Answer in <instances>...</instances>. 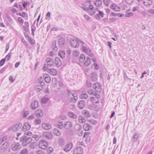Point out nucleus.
<instances>
[{
    "label": "nucleus",
    "instance_id": "nucleus-25",
    "mask_svg": "<svg viewBox=\"0 0 154 154\" xmlns=\"http://www.w3.org/2000/svg\"><path fill=\"white\" fill-rule=\"evenodd\" d=\"M55 64L57 67H59L61 65V61L58 57H57L55 58Z\"/></svg>",
    "mask_w": 154,
    "mask_h": 154
},
{
    "label": "nucleus",
    "instance_id": "nucleus-12",
    "mask_svg": "<svg viewBox=\"0 0 154 154\" xmlns=\"http://www.w3.org/2000/svg\"><path fill=\"white\" fill-rule=\"evenodd\" d=\"M72 124L71 122L67 121L65 122L63 125V127L66 129H69L72 126Z\"/></svg>",
    "mask_w": 154,
    "mask_h": 154
},
{
    "label": "nucleus",
    "instance_id": "nucleus-10",
    "mask_svg": "<svg viewBox=\"0 0 154 154\" xmlns=\"http://www.w3.org/2000/svg\"><path fill=\"white\" fill-rule=\"evenodd\" d=\"M73 144L72 143L69 142L67 144L63 149V150L66 152H68L71 149L72 147Z\"/></svg>",
    "mask_w": 154,
    "mask_h": 154
},
{
    "label": "nucleus",
    "instance_id": "nucleus-44",
    "mask_svg": "<svg viewBox=\"0 0 154 154\" xmlns=\"http://www.w3.org/2000/svg\"><path fill=\"white\" fill-rule=\"evenodd\" d=\"M88 121L91 123L93 125H95L97 123V121L93 119H91L88 120Z\"/></svg>",
    "mask_w": 154,
    "mask_h": 154
},
{
    "label": "nucleus",
    "instance_id": "nucleus-15",
    "mask_svg": "<svg viewBox=\"0 0 154 154\" xmlns=\"http://www.w3.org/2000/svg\"><path fill=\"white\" fill-rule=\"evenodd\" d=\"M46 62L47 63V65L50 66H52L54 63V62L53 59L49 57L46 58Z\"/></svg>",
    "mask_w": 154,
    "mask_h": 154
},
{
    "label": "nucleus",
    "instance_id": "nucleus-1",
    "mask_svg": "<svg viewBox=\"0 0 154 154\" xmlns=\"http://www.w3.org/2000/svg\"><path fill=\"white\" fill-rule=\"evenodd\" d=\"M20 140L22 142L23 146H26L32 141V139L30 137H27L25 136H23L20 138Z\"/></svg>",
    "mask_w": 154,
    "mask_h": 154
},
{
    "label": "nucleus",
    "instance_id": "nucleus-51",
    "mask_svg": "<svg viewBox=\"0 0 154 154\" xmlns=\"http://www.w3.org/2000/svg\"><path fill=\"white\" fill-rule=\"evenodd\" d=\"M63 122H60L58 125V127L60 129H61L63 128Z\"/></svg>",
    "mask_w": 154,
    "mask_h": 154
},
{
    "label": "nucleus",
    "instance_id": "nucleus-57",
    "mask_svg": "<svg viewBox=\"0 0 154 154\" xmlns=\"http://www.w3.org/2000/svg\"><path fill=\"white\" fill-rule=\"evenodd\" d=\"M103 2L105 5L108 6L109 5V2L108 0H103Z\"/></svg>",
    "mask_w": 154,
    "mask_h": 154
},
{
    "label": "nucleus",
    "instance_id": "nucleus-33",
    "mask_svg": "<svg viewBox=\"0 0 154 154\" xmlns=\"http://www.w3.org/2000/svg\"><path fill=\"white\" fill-rule=\"evenodd\" d=\"M51 48L55 51H57V50L58 48L56 46V42L55 41H54L52 45Z\"/></svg>",
    "mask_w": 154,
    "mask_h": 154
},
{
    "label": "nucleus",
    "instance_id": "nucleus-42",
    "mask_svg": "<svg viewBox=\"0 0 154 154\" xmlns=\"http://www.w3.org/2000/svg\"><path fill=\"white\" fill-rule=\"evenodd\" d=\"M23 112V117H26L29 114V112L28 111H24Z\"/></svg>",
    "mask_w": 154,
    "mask_h": 154
},
{
    "label": "nucleus",
    "instance_id": "nucleus-13",
    "mask_svg": "<svg viewBox=\"0 0 154 154\" xmlns=\"http://www.w3.org/2000/svg\"><path fill=\"white\" fill-rule=\"evenodd\" d=\"M30 125L29 123L28 122H26L24 124L22 128V130L23 131L28 130L30 128Z\"/></svg>",
    "mask_w": 154,
    "mask_h": 154
},
{
    "label": "nucleus",
    "instance_id": "nucleus-36",
    "mask_svg": "<svg viewBox=\"0 0 154 154\" xmlns=\"http://www.w3.org/2000/svg\"><path fill=\"white\" fill-rule=\"evenodd\" d=\"M85 56L83 54H81L79 57V60L80 62L83 63L85 60Z\"/></svg>",
    "mask_w": 154,
    "mask_h": 154
},
{
    "label": "nucleus",
    "instance_id": "nucleus-7",
    "mask_svg": "<svg viewBox=\"0 0 154 154\" xmlns=\"http://www.w3.org/2000/svg\"><path fill=\"white\" fill-rule=\"evenodd\" d=\"M21 123H18L14 125L11 128L9 129V130H12L14 131H17L22 126Z\"/></svg>",
    "mask_w": 154,
    "mask_h": 154
},
{
    "label": "nucleus",
    "instance_id": "nucleus-50",
    "mask_svg": "<svg viewBox=\"0 0 154 154\" xmlns=\"http://www.w3.org/2000/svg\"><path fill=\"white\" fill-rule=\"evenodd\" d=\"M28 152L26 149H24L21 151L20 154H28Z\"/></svg>",
    "mask_w": 154,
    "mask_h": 154
},
{
    "label": "nucleus",
    "instance_id": "nucleus-34",
    "mask_svg": "<svg viewBox=\"0 0 154 154\" xmlns=\"http://www.w3.org/2000/svg\"><path fill=\"white\" fill-rule=\"evenodd\" d=\"M79 121L80 123H83L85 122L86 120L82 116H79L78 117Z\"/></svg>",
    "mask_w": 154,
    "mask_h": 154
},
{
    "label": "nucleus",
    "instance_id": "nucleus-61",
    "mask_svg": "<svg viewBox=\"0 0 154 154\" xmlns=\"http://www.w3.org/2000/svg\"><path fill=\"white\" fill-rule=\"evenodd\" d=\"M36 154H44L43 152L40 150H38L36 152Z\"/></svg>",
    "mask_w": 154,
    "mask_h": 154
},
{
    "label": "nucleus",
    "instance_id": "nucleus-45",
    "mask_svg": "<svg viewBox=\"0 0 154 154\" xmlns=\"http://www.w3.org/2000/svg\"><path fill=\"white\" fill-rule=\"evenodd\" d=\"M43 88L42 87L39 86H37L36 87V89L38 92H39L43 90Z\"/></svg>",
    "mask_w": 154,
    "mask_h": 154
},
{
    "label": "nucleus",
    "instance_id": "nucleus-32",
    "mask_svg": "<svg viewBox=\"0 0 154 154\" xmlns=\"http://www.w3.org/2000/svg\"><path fill=\"white\" fill-rule=\"evenodd\" d=\"M138 136V134L136 132H135L133 134L132 138V141L134 142H136L137 141Z\"/></svg>",
    "mask_w": 154,
    "mask_h": 154
},
{
    "label": "nucleus",
    "instance_id": "nucleus-20",
    "mask_svg": "<svg viewBox=\"0 0 154 154\" xmlns=\"http://www.w3.org/2000/svg\"><path fill=\"white\" fill-rule=\"evenodd\" d=\"M68 98L72 102L74 103L76 102V100L78 99V97L77 96V95L76 94H75L73 95L72 96H71Z\"/></svg>",
    "mask_w": 154,
    "mask_h": 154
},
{
    "label": "nucleus",
    "instance_id": "nucleus-23",
    "mask_svg": "<svg viewBox=\"0 0 154 154\" xmlns=\"http://www.w3.org/2000/svg\"><path fill=\"white\" fill-rule=\"evenodd\" d=\"M79 97L81 99H86L88 98V95L85 91H83L80 95Z\"/></svg>",
    "mask_w": 154,
    "mask_h": 154
},
{
    "label": "nucleus",
    "instance_id": "nucleus-2",
    "mask_svg": "<svg viewBox=\"0 0 154 154\" xmlns=\"http://www.w3.org/2000/svg\"><path fill=\"white\" fill-rule=\"evenodd\" d=\"M9 145V142L8 141L2 143L0 148V152L4 153L6 152Z\"/></svg>",
    "mask_w": 154,
    "mask_h": 154
},
{
    "label": "nucleus",
    "instance_id": "nucleus-26",
    "mask_svg": "<svg viewBox=\"0 0 154 154\" xmlns=\"http://www.w3.org/2000/svg\"><path fill=\"white\" fill-rule=\"evenodd\" d=\"M143 4L146 6H149L152 3V0H143Z\"/></svg>",
    "mask_w": 154,
    "mask_h": 154
},
{
    "label": "nucleus",
    "instance_id": "nucleus-40",
    "mask_svg": "<svg viewBox=\"0 0 154 154\" xmlns=\"http://www.w3.org/2000/svg\"><path fill=\"white\" fill-rule=\"evenodd\" d=\"M88 94L90 95H94L96 93V92L94 91L93 90L91 89H89L88 91Z\"/></svg>",
    "mask_w": 154,
    "mask_h": 154
},
{
    "label": "nucleus",
    "instance_id": "nucleus-60",
    "mask_svg": "<svg viewBox=\"0 0 154 154\" xmlns=\"http://www.w3.org/2000/svg\"><path fill=\"white\" fill-rule=\"evenodd\" d=\"M82 51L84 52H86V51H87V50L88 49V48H87L86 47H85V46H83L82 47Z\"/></svg>",
    "mask_w": 154,
    "mask_h": 154
},
{
    "label": "nucleus",
    "instance_id": "nucleus-54",
    "mask_svg": "<svg viewBox=\"0 0 154 154\" xmlns=\"http://www.w3.org/2000/svg\"><path fill=\"white\" fill-rule=\"evenodd\" d=\"M18 22L23 24V23L24 21L23 19L21 17H18Z\"/></svg>",
    "mask_w": 154,
    "mask_h": 154
},
{
    "label": "nucleus",
    "instance_id": "nucleus-52",
    "mask_svg": "<svg viewBox=\"0 0 154 154\" xmlns=\"http://www.w3.org/2000/svg\"><path fill=\"white\" fill-rule=\"evenodd\" d=\"M32 137L33 138H35V140L36 141L38 140L40 138L39 136L36 135H33Z\"/></svg>",
    "mask_w": 154,
    "mask_h": 154
},
{
    "label": "nucleus",
    "instance_id": "nucleus-46",
    "mask_svg": "<svg viewBox=\"0 0 154 154\" xmlns=\"http://www.w3.org/2000/svg\"><path fill=\"white\" fill-rule=\"evenodd\" d=\"M36 146L35 143L32 142L29 145V147L32 149H34Z\"/></svg>",
    "mask_w": 154,
    "mask_h": 154
},
{
    "label": "nucleus",
    "instance_id": "nucleus-43",
    "mask_svg": "<svg viewBox=\"0 0 154 154\" xmlns=\"http://www.w3.org/2000/svg\"><path fill=\"white\" fill-rule=\"evenodd\" d=\"M41 120L40 119L36 118L35 120V123L36 125H38L40 123Z\"/></svg>",
    "mask_w": 154,
    "mask_h": 154
},
{
    "label": "nucleus",
    "instance_id": "nucleus-11",
    "mask_svg": "<svg viewBox=\"0 0 154 154\" xmlns=\"http://www.w3.org/2000/svg\"><path fill=\"white\" fill-rule=\"evenodd\" d=\"M39 106L38 102L37 101H34L31 103L30 108L31 109L34 110L37 108Z\"/></svg>",
    "mask_w": 154,
    "mask_h": 154
},
{
    "label": "nucleus",
    "instance_id": "nucleus-35",
    "mask_svg": "<svg viewBox=\"0 0 154 154\" xmlns=\"http://www.w3.org/2000/svg\"><path fill=\"white\" fill-rule=\"evenodd\" d=\"M104 14L103 12L100 11L98 14H97L95 15L96 18L97 19H100V17L102 18L103 17Z\"/></svg>",
    "mask_w": 154,
    "mask_h": 154
},
{
    "label": "nucleus",
    "instance_id": "nucleus-24",
    "mask_svg": "<svg viewBox=\"0 0 154 154\" xmlns=\"http://www.w3.org/2000/svg\"><path fill=\"white\" fill-rule=\"evenodd\" d=\"M68 116L71 118L74 119H76L77 115L71 111H69L68 113Z\"/></svg>",
    "mask_w": 154,
    "mask_h": 154
},
{
    "label": "nucleus",
    "instance_id": "nucleus-28",
    "mask_svg": "<svg viewBox=\"0 0 154 154\" xmlns=\"http://www.w3.org/2000/svg\"><path fill=\"white\" fill-rule=\"evenodd\" d=\"M82 113L84 116L86 118H88L90 116V114L88 111L86 110H83Z\"/></svg>",
    "mask_w": 154,
    "mask_h": 154
},
{
    "label": "nucleus",
    "instance_id": "nucleus-48",
    "mask_svg": "<svg viewBox=\"0 0 154 154\" xmlns=\"http://www.w3.org/2000/svg\"><path fill=\"white\" fill-rule=\"evenodd\" d=\"M5 60L6 59L5 58H4L0 61V67H1L4 65L5 61Z\"/></svg>",
    "mask_w": 154,
    "mask_h": 154
},
{
    "label": "nucleus",
    "instance_id": "nucleus-31",
    "mask_svg": "<svg viewBox=\"0 0 154 154\" xmlns=\"http://www.w3.org/2000/svg\"><path fill=\"white\" fill-rule=\"evenodd\" d=\"M44 77L45 79V80L46 82L49 83L51 81V78L49 75L47 74L44 75Z\"/></svg>",
    "mask_w": 154,
    "mask_h": 154
},
{
    "label": "nucleus",
    "instance_id": "nucleus-8",
    "mask_svg": "<svg viewBox=\"0 0 154 154\" xmlns=\"http://www.w3.org/2000/svg\"><path fill=\"white\" fill-rule=\"evenodd\" d=\"M70 43L71 46L73 48L78 47L79 45L78 39H71L70 40Z\"/></svg>",
    "mask_w": 154,
    "mask_h": 154
},
{
    "label": "nucleus",
    "instance_id": "nucleus-16",
    "mask_svg": "<svg viewBox=\"0 0 154 154\" xmlns=\"http://www.w3.org/2000/svg\"><path fill=\"white\" fill-rule=\"evenodd\" d=\"M90 77L92 81H95L97 79V74L96 72H93L91 74Z\"/></svg>",
    "mask_w": 154,
    "mask_h": 154
},
{
    "label": "nucleus",
    "instance_id": "nucleus-39",
    "mask_svg": "<svg viewBox=\"0 0 154 154\" xmlns=\"http://www.w3.org/2000/svg\"><path fill=\"white\" fill-rule=\"evenodd\" d=\"M133 15V14L131 12H130L129 11H127L125 13V16L126 17H132Z\"/></svg>",
    "mask_w": 154,
    "mask_h": 154
},
{
    "label": "nucleus",
    "instance_id": "nucleus-21",
    "mask_svg": "<svg viewBox=\"0 0 154 154\" xmlns=\"http://www.w3.org/2000/svg\"><path fill=\"white\" fill-rule=\"evenodd\" d=\"M42 127L45 130H50L51 128V125L49 123H43L42 125Z\"/></svg>",
    "mask_w": 154,
    "mask_h": 154
},
{
    "label": "nucleus",
    "instance_id": "nucleus-53",
    "mask_svg": "<svg viewBox=\"0 0 154 154\" xmlns=\"http://www.w3.org/2000/svg\"><path fill=\"white\" fill-rule=\"evenodd\" d=\"M68 133L70 135H72L74 134V132L73 130L69 129L68 131Z\"/></svg>",
    "mask_w": 154,
    "mask_h": 154
},
{
    "label": "nucleus",
    "instance_id": "nucleus-62",
    "mask_svg": "<svg viewBox=\"0 0 154 154\" xmlns=\"http://www.w3.org/2000/svg\"><path fill=\"white\" fill-rule=\"evenodd\" d=\"M126 2L128 4H131L133 2V0H125Z\"/></svg>",
    "mask_w": 154,
    "mask_h": 154
},
{
    "label": "nucleus",
    "instance_id": "nucleus-58",
    "mask_svg": "<svg viewBox=\"0 0 154 154\" xmlns=\"http://www.w3.org/2000/svg\"><path fill=\"white\" fill-rule=\"evenodd\" d=\"M2 141L4 142L7 140V137L5 136H0Z\"/></svg>",
    "mask_w": 154,
    "mask_h": 154
},
{
    "label": "nucleus",
    "instance_id": "nucleus-22",
    "mask_svg": "<svg viewBox=\"0 0 154 154\" xmlns=\"http://www.w3.org/2000/svg\"><path fill=\"white\" fill-rule=\"evenodd\" d=\"M48 73L53 75H56L57 73L56 70L52 68L48 69Z\"/></svg>",
    "mask_w": 154,
    "mask_h": 154
},
{
    "label": "nucleus",
    "instance_id": "nucleus-19",
    "mask_svg": "<svg viewBox=\"0 0 154 154\" xmlns=\"http://www.w3.org/2000/svg\"><path fill=\"white\" fill-rule=\"evenodd\" d=\"M83 128L85 131H88L92 129V126L89 124L85 123L83 126Z\"/></svg>",
    "mask_w": 154,
    "mask_h": 154
},
{
    "label": "nucleus",
    "instance_id": "nucleus-3",
    "mask_svg": "<svg viewBox=\"0 0 154 154\" xmlns=\"http://www.w3.org/2000/svg\"><path fill=\"white\" fill-rule=\"evenodd\" d=\"M48 146V143L44 139L42 140L39 142L38 145L39 147L43 149L47 148Z\"/></svg>",
    "mask_w": 154,
    "mask_h": 154
},
{
    "label": "nucleus",
    "instance_id": "nucleus-27",
    "mask_svg": "<svg viewBox=\"0 0 154 154\" xmlns=\"http://www.w3.org/2000/svg\"><path fill=\"white\" fill-rule=\"evenodd\" d=\"M58 55L62 59L64 58L66 56L65 53L64 51H60L58 52Z\"/></svg>",
    "mask_w": 154,
    "mask_h": 154
},
{
    "label": "nucleus",
    "instance_id": "nucleus-47",
    "mask_svg": "<svg viewBox=\"0 0 154 154\" xmlns=\"http://www.w3.org/2000/svg\"><path fill=\"white\" fill-rule=\"evenodd\" d=\"M12 53L10 52L6 56L5 59H6L8 61L10 59Z\"/></svg>",
    "mask_w": 154,
    "mask_h": 154
},
{
    "label": "nucleus",
    "instance_id": "nucleus-6",
    "mask_svg": "<svg viewBox=\"0 0 154 154\" xmlns=\"http://www.w3.org/2000/svg\"><path fill=\"white\" fill-rule=\"evenodd\" d=\"M21 147V146L18 143H16L11 146V150L13 151H16L20 149Z\"/></svg>",
    "mask_w": 154,
    "mask_h": 154
},
{
    "label": "nucleus",
    "instance_id": "nucleus-59",
    "mask_svg": "<svg viewBox=\"0 0 154 154\" xmlns=\"http://www.w3.org/2000/svg\"><path fill=\"white\" fill-rule=\"evenodd\" d=\"M123 72H124V75H123L124 78L125 79L127 80L128 79V77H127V76L125 72L124 71Z\"/></svg>",
    "mask_w": 154,
    "mask_h": 154
},
{
    "label": "nucleus",
    "instance_id": "nucleus-29",
    "mask_svg": "<svg viewBox=\"0 0 154 154\" xmlns=\"http://www.w3.org/2000/svg\"><path fill=\"white\" fill-rule=\"evenodd\" d=\"M91 63V61L90 58L88 57H87L84 63V66H88Z\"/></svg>",
    "mask_w": 154,
    "mask_h": 154
},
{
    "label": "nucleus",
    "instance_id": "nucleus-30",
    "mask_svg": "<svg viewBox=\"0 0 154 154\" xmlns=\"http://www.w3.org/2000/svg\"><path fill=\"white\" fill-rule=\"evenodd\" d=\"M58 42L59 45L60 46L62 47L65 43V39L64 38H60L58 40Z\"/></svg>",
    "mask_w": 154,
    "mask_h": 154
},
{
    "label": "nucleus",
    "instance_id": "nucleus-41",
    "mask_svg": "<svg viewBox=\"0 0 154 154\" xmlns=\"http://www.w3.org/2000/svg\"><path fill=\"white\" fill-rule=\"evenodd\" d=\"M67 94L68 95V98H69L71 96H72L73 95H74L75 94H73V93H72L68 89H67Z\"/></svg>",
    "mask_w": 154,
    "mask_h": 154
},
{
    "label": "nucleus",
    "instance_id": "nucleus-63",
    "mask_svg": "<svg viewBox=\"0 0 154 154\" xmlns=\"http://www.w3.org/2000/svg\"><path fill=\"white\" fill-rule=\"evenodd\" d=\"M10 47V45L9 44H7L6 47V50L5 51V53L7 51H8V50Z\"/></svg>",
    "mask_w": 154,
    "mask_h": 154
},
{
    "label": "nucleus",
    "instance_id": "nucleus-18",
    "mask_svg": "<svg viewBox=\"0 0 154 154\" xmlns=\"http://www.w3.org/2000/svg\"><path fill=\"white\" fill-rule=\"evenodd\" d=\"M43 136L44 138L48 140L51 139L52 138V134L51 132L45 133L43 134Z\"/></svg>",
    "mask_w": 154,
    "mask_h": 154
},
{
    "label": "nucleus",
    "instance_id": "nucleus-37",
    "mask_svg": "<svg viewBox=\"0 0 154 154\" xmlns=\"http://www.w3.org/2000/svg\"><path fill=\"white\" fill-rule=\"evenodd\" d=\"M54 133L55 135L59 136L61 134V132L57 128H55L54 130Z\"/></svg>",
    "mask_w": 154,
    "mask_h": 154
},
{
    "label": "nucleus",
    "instance_id": "nucleus-17",
    "mask_svg": "<svg viewBox=\"0 0 154 154\" xmlns=\"http://www.w3.org/2000/svg\"><path fill=\"white\" fill-rule=\"evenodd\" d=\"M35 114L37 117H42L43 115V111L41 109L37 110L35 111Z\"/></svg>",
    "mask_w": 154,
    "mask_h": 154
},
{
    "label": "nucleus",
    "instance_id": "nucleus-55",
    "mask_svg": "<svg viewBox=\"0 0 154 154\" xmlns=\"http://www.w3.org/2000/svg\"><path fill=\"white\" fill-rule=\"evenodd\" d=\"M48 99L46 98H43L42 100V103H45L47 102Z\"/></svg>",
    "mask_w": 154,
    "mask_h": 154
},
{
    "label": "nucleus",
    "instance_id": "nucleus-4",
    "mask_svg": "<svg viewBox=\"0 0 154 154\" xmlns=\"http://www.w3.org/2000/svg\"><path fill=\"white\" fill-rule=\"evenodd\" d=\"M93 88L98 92H100L102 90L101 84L99 83H96L93 84Z\"/></svg>",
    "mask_w": 154,
    "mask_h": 154
},
{
    "label": "nucleus",
    "instance_id": "nucleus-49",
    "mask_svg": "<svg viewBox=\"0 0 154 154\" xmlns=\"http://www.w3.org/2000/svg\"><path fill=\"white\" fill-rule=\"evenodd\" d=\"M73 55L75 57H78L79 54V52L78 51L76 50L74 51L73 52Z\"/></svg>",
    "mask_w": 154,
    "mask_h": 154
},
{
    "label": "nucleus",
    "instance_id": "nucleus-38",
    "mask_svg": "<svg viewBox=\"0 0 154 154\" xmlns=\"http://www.w3.org/2000/svg\"><path fill=\"white\" fill-rule=\"evenodd\" d=\"M102 4L101 0H96L94 3L95 5L97 7L100 6Z\"/></svg>",
    "mask_w": 154,
    "mask_h": 154
},
{
    "label": "nucleus",
    "instance_id": "nucleus-64",
    "mask_svg": "<svg viewBox=\"0 0 154 154\" xmlns=\"http://www.w3.org/2000/svg\"><path fill=\"white\" fill-rule=\"evenodd\" d=\"M29 42H30L31 44H33L35 43V41L34 40H32L31 38L29 39Z\"/></svg>",
    "mask_w": 154,
    "mask_h": 154
},
{
    "label": "nucleus",
    "instance_id": "nucleus-14",
    "mask_svg": "<svg viewBox=\"0 0 154 154\" xmlns=\"http://www.w3.org/2000/svg\"><path fill=\"white\" fill-rule=\"evenodd\" d=\"M85 102L83 100H81L79 101V103L78 106L80 109H82L85 107Z\"/></svg>",
    "mask_w": 154,
    "mask_h": 154
},
{
    "label": "nucleus",
    "instance_id": "nucleus-9",
    "mask_svg": "<svg viewBox=\"0 0 154 154\" xmlns=\"http://www.w3.org/2000/svg\"><path fill=\"white\" fill-rule=\"evenodd\" d=\"M83 149L81 147L78 146L75 148L74 150V154H82Z\"/></svg>",
    "mask_w": 154,
    "mask_h": 154
},
{
    "label": "nucleus",
    "instance_id": "nucleus-56",
    "mask_svg": "<svg viewBox=\"0 0 154 154\" xmlns=\"http://www.w3.org/2000/svg\"><path fill=\"white\" fill-rule=\"evenodd\" d=\"M86 85L89 88L91 87L92 86L91 82L90 81H87L86 82Z\"/></svg>",
    "mask_w": 154,
    "mask_h": 154
},
{
    "label": "nucleus",
    "instance_id": "nucleus-5",
    "mask_svg": "<svg viewBox=\"0 0 154 154\" xmlns=\"http://www.w3.org/2000/svg\"><path fill=\"white\" fill-rule=\"evenodd\" d=\"M93 95V97H91V100L92 101L93 103H99L98 99L100 97V95L97 93H96Z\"/></svg>",
    "mask_w": 154,
    "mask_h": 154
}]
</instances>
